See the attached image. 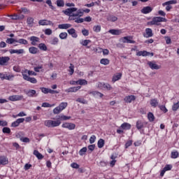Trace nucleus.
I'll list each match as a JSON object with an SVG mask.
<instances>
[{
    "label": "nucleus",
    "mask_w": 179,
    "mask_h": 179,
    "mask_svg": "<svg viewBox=\"0 0 179 179\" xmlns=\"http://www.w3.org/2000/svg\"><path fill=\"white\" fill-rule=\"evenodd\" d=\"M20 13H25V14H27V13H30V10L27 9V8H21V9L20 10Z\"/></svg>",
    "instance_id": "37998d69"
},
{
    "label": "nucleus",
    "mask_w": 179,
    "mask_h": 179,
    "mask_svg": "<svg viewBox=\"0 0 179 179\" xmlns=\"http://www.w3.org/2000/svg\"><path fill=\"white\" fill-rule=\"evenodd\" d=\"M59 107L61 108V110H65L66 107H68V103L66 102H62L59 105Z\"/></svg>",
    "instance_id": "4c0bfd02"
},
{
    "label": "nucleus",
    "mask_w": 179,
    "mask_h": 179,
    "mask_svg": "<svg viewBox=\"0 0 179 179\" xmlns=\"http://www.w3.org/2000/svg\"><path fill=\"white\" fill-rule=\"evenodd\" d=\"M84 11L82 9L78 10L76 13L73 14V16H76L77 17H82L83 16Z\"/></svg>",
    "instance_id": "bb28decb"
},
{
    "label": "nucleus",
    "mask_w": 179,
    "mask_h": 179,
    "mask_svg": "<svg viewBox=\"0 0 179 179\" xmlns=\"http://www.w3.org/2000/svg\"><path fill=\"white\" fill-rule=\"evenodd\" d=\"M122 129H131V124L129 123L124 122L121 125Z\"/></svg>",
    "instance_id": "2f4dec72"
},
{
    "label": "nucleus",
    "mask_w": 179,
    "mask_h": 179,
    "mask_svg": "<svg viewBox=\"0 0 179 179\" xmlns=\"http://www.w3.org/2000/svg\"><path fill=\"white\" fill-rule=\"evenodd\" d=\"M24 80H27L28 82H30L31 83H37V79L34 78H31L29 76H24Z\"/></svg>",
    "instance_id": "4468645a"
},
{
    "label": "nucleus",
    "mask_w": 179,
    "mask_h": 179,
    "mask_svg": "<svg viewBox=\"0 0 179 179\" xmlns=\"http://www.w3.org/2000/svg\"><path fill=\"white\" fill-rule=\"evenodd\" d=\"M93 30L96 33H99L101 30V26H100V25H95V26H94Z\"/></svg>",
    "instance_id": "a19ab883"
},
{
    "label": "nucleus",
    "mask_w": 179,
    "mask_h": 179,
    "mask_svg": "<svg viewBox=\"0 0 179 179\" xmlns=\"http://www.w3.org/2000/svg\"><path fill=\"white\" fill-rule=\"evenodd\" d=\"M27 23L30 27H33V24H34V18L31 17H28L27 20Z\"/></svg>",
    "instance_id": "393cba45"
},
{
    "label": "nucleus",
    "mask_w": 179,
    "mask_h": 179,
    "mask_svg": "<svg viewBox=\"0 0 179 179\" xmlns=\"http://www.w3.org/2000/svg\"><path fill=\"white\" fill-rule=\"evenodd\" d=\"M61 111H62L61 110V108L59 106L56 107L54 110H53V113L55 114H59L61 113Z\"/></svg>",
    "instance_id": "603ef678"
},
{
    "label": "nucleus",
    "mask_w": 179,
    "mask_h": 179,
    "mask_svg": "<svg viewBox=\"0 0 179 179\" xmlns=\"http://www.w3.org/2000/svg\"><path fill=\"white\" fill-rule=\"evenodd\" d=\"M136 97L134 95H129L124 97V101L125 103H132V101H135Z\"/></svg>",
    "instance_id": "9d476101"
},
{
    "label": "nucleus",
    "mask_w": 179,
    "mask_h": 179,
    "mask_svg": "<svg viewBox=\"0 0 179 179\" xmlns=\"http://www.w3.org/2000/svg\"><path fill=\"white\" fill-rule=\"evenodd\" d=\"M67 37H68V34L66 32H62L59 34V38H61L62 40H65L66 39Z\"/></svg>",
    "instance_id": "58836bf2"
},
{
    "label": "nucleus",
    "mask_w": 179,
    "mask_h": 179,
    "mask_svg": "<svg viewBox=\"0 0 179 179\" xmlns=\"http://www.w3.org/2000/svg\"><path fill=\"white\" fill-rule=\"evenodd\" d=\"M29 51L31 54H37V52H38V48L36 47H31L29 48Z\"/></svg>",
    "instance_id": "c85d7f7f"
},
{
    "label": "nucleus",
    "mask_w": 179,
    "mask_h": 179,
    "mask_svg": "<svg viewBox=\"0 0 179 179\" xmlns=\"http://www.w3.org/2000/svg\"><path fill=\"white\" fill-rule=\"evenodd\" d=\"M106 19L108 22H117L118 20V17L113 15H108Z\"/></svg>",
    "instance_id": "4be33fe9"
},
{
    "label": "nucleus",
    "mask_w": 179,
    "mask_h": 179,
    "mask_svg": "<svg viewBox=\"0 0 179 179\" xmlns=\"http://www.w3.org/2000/svg\"><path fill=\"white\" fill-rule=\"evenodd\" d=\"M17 43H19V44H24V45H27L29 44V42H27V40L20 38L17 41Z\"/></svg>",
    "instance_id": "f704fd0d"
},
{
    "label": "nucleus",
    "mask_w": 179,
    "mask_h": 179,
    "mask_svg": "<svg viewBox=\"0 0 179 179\" xmlns=\"http://www.w3.org/2000/svg\"><path fill=\"white\" fill-rule=\"evenodd\" d=\"M69 34H70V36H71V37H73V38H76L78 37V34H76V30H75V29L71 28L69 30H67Z\"/></svg>",
    "instance_id": "dca6fc26"
},
{
    "label": "nucleus",
    "mask_w": 179,
    "mask_h": 179,
    "mask_svg": "<svg viewBox=\"0 0 179 179\" xmlns=\"http://www.w3.org/2000/svg\"><path fill=\"white\" fill-rule=\"evenodd\" d=\"M59 29H70V27H72V24H62L58 25Z\"/></svg>",
    "instance_id": "a878e982"
},
{
    "label": "nucleus",
    "mask_w": 179,
    "mask_h": 179,
    "mask_svg": "<svg viewBox=\"0 0 179 179\" xmlns=\"http://www.w3.org/2000/svg\"><path fill=\"white\" fill-rule=\"evenodd\" d=\"M9 163V161L8 160V157L6 156H0V164L2 166H6Z\"/></svg>",
    "instance_id": "f8f14e48"
},
{
    "label": "nucleus",
    "mask_w": 179,
    "mask_h": 179,
    "mask_svg": "<svg viewBox=\"0 0 179 179\" xmlns=\"http://www.w3.org/2000/svg\"><path fill=\"white\" fill-rule=\"evenodd\" d=\"M20 141H22V142H24V143H29V142H30V138L27 137L21 138Z\"/></svg>",
    "instance_id": "13d9d810"
},
{
    "label": "nucleus",
    "mask_w": 179,
    "mask_h": 179,
    "mask_svg": "<svg viewBox=\"0 0 179 179\" xmlns=\"http://www.w3.org/2000/svg\"><path fill=\"white\" fill-rule=\"evenodd\" d=\"M179 108V101L176 103H174L172 106L173 111H177V109Z\"/></svg>",
    "instance_id": "3c124183"
},
{
    "label": "nucleus",
    "mask_w": 179,
    "mask_h": 179,
    "mask_svg": "<svg viewBox=\"0 0 179 179\" xmlns=\"http://www.w3.org/2000/svg\"><path fill=\"white\" fill-rule=\"evenodd\" d=\"M167 20L166 18L162 17H155L152 18V20L148 22V24H150V26H159L160 22H166Z\"/></svg>",
    "instance_id": "f03ea898"
},
{
    "label": "nucleus",
    "mask_w": 179,
    "mask_h": 179,
    "mask_svg": "<svg viewBox=\"0 0 179 179\" xmlns=\"http://www.w3.org/2000/svg\"><path fill=\"white\" fill-rule=\"evenodd\" d=\"M80 87V86L70 87L68 90H66V92H67V93H75L78 92V90H79Z\"/></svg>",
    "instance_id": "a211bd4d"
},
{
    "label": "nucleus",
    "mask_w": 179,
    "mask_h": 179,
    "mask_svg": "<svg viewBox=\"0 0 179 179\" xmlns=\"http://www.w3.org/2000/svg\"><path fill=\"white\" fill-rule=\"evenodd\" d=\"M15 78V75L10 73V74H4V79L6 80H12V79Z\"/></svg>",
    "instance_id": "c756f323"
},
{
    "label": "nucleus",
    "mask_w": 179,
    "mask_h": 179,
    "mask_svg": "<svg viewBox=\"0 0 179 179\" xmlns=\"http://www.w3.org/2000/svg\"><path fill=\"white\" fill-rule=\"evenodd\" d=\"M73 68H75V66H73V64H71L69 66L70 75H73V72H75V70H73Z\"/></svg>",
    "instance_id": "4d7b16f0"
},
{
    "label": "nucleus",
    "mask_w": 179,
    "mask_h": 179,
    "mask_svg": "<svg viewBox=\"0 0 179 179\" xmlns=\"http://www.w3.org/2000/svg\"><path fill=\"white\" fill-rule=\"evenodd\" d=\"M148 118L150 122H153V121H155V115H153L152 112H149L148 114Z\"/></svg>",
    "instance_id": "473e14b6"
},
{
    "label": "nucleus",
    "mask_w": 179,
    "mask_h": 179,
    "mask_svg": "<svg viewBox=\"0 0 179 179\" xmlns=\"http://www.w3.org/2000/svg\"><path fill=\"white\" fill-rule=\"evenodd\" d=\"M42 93H44L45 94H47L50 92V88H45V87H41L40 88Z\"/></svg>",
    "instance_id": "8fccbe9b"
},
{
    "label": "nucleus",
    "mask_w": 179,
    "mask_h": 179,
    "mask_svg": "<svg viewBox=\"0 0 179 179\" xmlns=\"http://www.w3.org/2000/svg\"><path fill=\"white\" fill-rule=\"evenodd\" d=\"M137 55L138 57H148L150 55V52H147L146 50L139 51L137 52Z\"/></svg>",
    "instance_id": "aec40b11"
},
{
    "label": "nucleus",
    "mask_w": 179,
    "mask_h": 179,
    "mask_svg": "<svg viewBox=\"0 0 179 179\" xmlns=\"http://www.w3.org/2000/svg\"><path fill=\"white\" fill-rule=\"evenodd\" d=\"M44 125L48 127V128H52V120H45L44 122Z\"/></svg>",
    "instance_id": "49530a36"
},
{
    "label": "nucleus",
    "mask_w": 179,
    "mask_h": 179,
    "mask_svg": "<svg viewBox=\"0 0 179 179\" xmlns=\"http://www.w3.org/2000/svg\"><path fill=\"white\" fill-rule=\"evenodd\" d=\"M148 65L152 70L153 69L157 70V69H160V68H162V66L157 65V64H156V62H148Z\"/></svg>",
    "instance_id": "20e7f679"
},
{
    "label": "nucleus",
    "mask_w": 179,
    "mask_h": 179,
    "mask_svg": "<svg viewBox=\"0 0 179 179\" xmlns=\"http://www.w3.org/2000/svg\"><path fill=\"white\" fill-rule=\"evenodd\" d=\"M159 108H160L162 111H164V113H167L168 111L165 106H159Z\"/></svg>",
    "instance_id": "0e129e2a"
},
{
    "label": "nucleus",
    "mask_w": 179,
    "mask_h": 179,
    "mask_svg": "<svg viewBox=\"0 0 179 179\" xmlns=\"http://www.w3.org/2000/svg\"><path fill=\"white\" fill-rule=\"evenodd\" d=\"M2 131L3 134H10V129L9 127H3Z\"/></svg>",
    "instance_id": "5fc2aeb1"
},
{
    "label": "nucleus",
    "mask_w": 179,
    "mask_h": 179,
    "mask_svg": "<svg viewBox=\"0 0 179 179\" xmlns=\"http://www.w3.org/2000/svg\"><path fill=\"white\" fill-rule=\"evenodd\" d=\"M57 6L63 7L64 6V3L62 0H57Z\"/></svg>",
    "instance_id": "680f3d73"
},
{
    "label": "nucleus",
    "mask_w": 179,
    "mask_h": 179,
    "mask_svg": "<svg viewBox=\"0 0 179 179\" xmlns=\"http://www.w3.org/2000/svg\"><path fill=\"white\" fill-rule=\"evenodd\" d=\"M76 101L81 103L82 104H86V101L84 99L78 98L76 99Z\"/></svg>",
    "instance_id": "69168bd1"
},
{
    "label": "nucleus",
    "mask_w": 179,
    "mask_h": 179,
    "mask_svg": "<svg viewBox=\"0 0 179 179\" xmlns=\"http://www.w3.org/2000/svg\"><path fill=\"white\" fill-rule=\"evenodd\" d=\"M76 11H78V8H70L63 10L62 13H64V15H66V16H69V19L70 20H76V18L75 17H78L73 15H75L73 12H76Z\"/></svg>",
    "instance_id": "f257e3e1"
},
{
    "label": "nucleus",
    "mask_w": 179,
    "mask_h": 179,
    "mask_svg": "<svg viewBox=\"0 0 179 179\" xmlns=\"http://www.w3.org/2000/svg\"><path fill=\"white\" fill-rule=\"evenodd\" d=\"M34 156H36L37 157V159H38V160H41L43 159H44V156L43 155H41V153H40L38 152V150H34Z\"/></svg>",
    "instance_id": "b1692460"
},
{
    "label": "nucleus",
    "mask_w": 179,
    "mask_h": 179,
    "mask_svg": "<svg viewBox=\"0 0 179 179\" xmlns=\"http://www.w3.org/2000/svg\"><path fill=\"white\" fill-rule=\"evenodd\" d=\"M152 7L146 6V7H143V9H141V13L146 15L148 13H150V12H152Z\"/></svg>",
    "instance_id": "ddd939ff"
},
{
    "label": "nucleus",
    "mask_w": 179,
    "mask_h": 179,
    "mask_svg": "<svg viewBox=\"0 0 179 179\" xmlns=\"http://www.w3.org/2000/svg\"><path fill=\"white\" fill-rule=\"evenodd\" d=\"M85 20L83 18H76L75 20L76 23H83Z\"/></svg>",
    "instance_id": "338daca9"
},
{
    "label": "nucleus",
    "mask_w": 179,
    "mask_h": 179,
    "mask_svg": "<svg viewBox=\"0 0 179 179\" xmlns=\"http://www.w3.org/2000/svg\"><path fill=\"white\" fill-rule=\"evenodd\" d=\"M38 23L41 26H48V24H52V22L47 20H39Z\"/></svg>",
    "instance_id": "6ab92c4d"
},
{
    "label": "nucleus",
    "mask_w": 179,
    "mask_h": 179,
    "mask_svg": "<svg viewBox=\"0 0 179 179\" xmlns=\"http://www.w3.org/2000/svg\"><path fill=\"white\" fill-rule=\"evenodd\" d=\"M109 33L113 34V36H120L122 33V31L121 29H110L109 30Z\"/></svg>",
    "instance_id": "f3484780"
},
{
    "label": "nucleus",
    "mask_w": 179,
    "mask_h": 179,
    "mask_svg": "<svg viewBox=\"0 0 179 179\" xmlns=\"http://www.w3.org/2000/svg\"><path fill=\"white\" fill-rule=\"evenodd\" d=\"M61 111H62L61 110V108L59 106L56 107L54 110H53V113L55 114H59L61 113Z\"/></svg>",
    "instance_id": "864d4df0"
},
{
    "label": "nucleus",
    "mask_w": 179,
    "mask_h": 179,
    "mask_svg": "<svg viewBox=\"0 0 179 179\" xmlns=\"http://www.w3.org/2000/svg\"><path fill=\"white\" fill-rule=\"evenodd\" d=\"M45 34H46L47 36H51V34H52V30H51L50 29H46L45 30Z\"/></svg>",
    "instance_id": "052dcab7"
},
{
    "label": "nucleus",
    "mask_w": 179,
    "mask_h": 179,
    "mask_svg": "<svg viewBox=\"0 0 179 179\" xmlns=\"http://www.w3.org/2000/svg\"><path fill=\"white\" fill-rule=\"evenodd\" d=\"M37 92H36V90H29L28 91H25V94H27V96H28V97H35L37 96Z\"/></svg>",
    "instance_id": "9b49d317"
},
{
    "label": "nucleus",
    "mask_w": 179,
    "mask_h": 179,
    "mask_svg": "<svg viewBox=\"0 0 179 179\" xmlns=\"http://www.w3.org/2000/svg\"><path fill=\"white\" fill-rule=\"evenodd\" d=\"M0 127H8V122L5 120H0Z\"/></svg>",
    "instance_id": "bf43d9fd"
},
{
    "label": "nucleus",
    "mask_w": 179,
    "mask_h": 179,
    "mask_svg": "<svg viewBox=\"0 0 179 179\" xmlns=\"http://www.w3.org/2000/svg\"><path fill=\"white\" fill-rule=\"evenodd\" d=\"M95 141H96V136L92 135L90 138V143L91 144L94 143Z\"/></svg>",
    "instance_id": "e2e57ef3"
},
{
    "label": "nucleus",
    "mask_w": 179,
    "mask_h": 179,
    "mask_svg": "<svg viewBox=\"0 0 179 179\" xmlns=\"http://www.w3.org/2000/svg\"><path fill=\"white\" fill-rule=\"evenodd\" d=\"M9 51H10V54H17L18 55H20V54H24V49H20V50L11 49Z\"/></svg>",
    "instance_id": "2eb2a0df"
},
{
    "label": "nucleus",
    "mask_w": 179,
    "mask_h": 179,
    "mask_svg": "<svg viewBox=\"0 0 179 179\" xmlns=\"http://www.w3.org/2000/svg\"><path fill=\"white\" fill-rule=\"evenodd\" d=\"M179 153L177 151H174L171 152V157L172 159H177L178 157Z\"/></svg>",
    "instance_id": "09e8293b"
},
{
    "label": "nucleus",
    "mask_w": 179,
    "mask_h": 179,
    "mask_svg": "<svg viewBox=\"0 0 179 179\" xmlns=\"http://www.w3.org/2000/svg\"><path fill=\"white\" fill-rule=\"evenodd\" d=\"M77 83L78 85H80L81 86L83 85H87V82L86 81V80H78L77 81Z\"/></svg>",
    "instance_id": "de8ad7c7"
},
{
    "label": "nucleus",
    "mask_w": 179,
    "mask_h": 179,
    "mask_svg": "<svg viewBox=\"0 0 179 179\" xmlns=\"http://www.w3.org/2000/svg\"><path fill=\"white\" fill-rule=\"evenodd\" d=\"M100 62L102 65H108L110 60L108 59H101Z\"/></svg>",
    "instance_id": "ea45409f"
},
{
    "label": "nucleus",
    "mask_w": 179,
    "mask_h": 179,
    "mask_svg": "<svg viewBox=\"0 0 179 179\" xmlns=\"http://www.w3.org/2000/svg\"><path fill=\"white\" fill-rule=\"evenodd\" d=\"M29 40L31 41V45H37V43H40V38L37 36H31Z\"/></svg>",
    "instance_id": "6e6552de"
},
{
    "label": "nucleus",
    "mask_w": 179,
    "mask_h": 179,
    "mask_svg": "<svg viewBox=\"0 0 179 179\" xmlns=\"http://www.w3.org/2000/svg\"><path fill=\"white\" fill-rule=\"evenodd\" d=\"M10 60V57H0V65H6L7 62H9V61Z\"/></svg>",
    "instance_id": "1a4fd4ad"
},
{
    "label": "nucleus",
    "mask_w": 179,
    "mask_h": 179,
    "mask_svg": "<svg viewBox=\"0 0 179 179\" xmlns=\"http://www.w3.org/2000/svg\"><path fill=\"white\" fill-rule=\"evenodd\" d=\"M122 76V73H117L115 76H113L112 78V82L115 83L117 82V80H120L121 79V77Z\"/></svg>",
    "instance_id": "5701e85b"
},
{
    "label": "nucleus",
    "mask_w": 179,
    "mask_h": 179,
    "mask_svg": "<svg viewBox=\"0 0 179 179\" xmlns=\"http://www.w3.org/2000/svg\"><path fill=\"white\" fill-rule=\"evenodd\" d=\"M38 48L42 51H47V45L45 43H40L38 45Z\"/></svg>",
    "instance_id": "e433bc0d"
},
{
    "label": "nucleus",
    "mask_w": 179,
    "mask_h": 179,
    "mask_svg": "<svg viewBox=\"0 0 179 179\" xmlns=\"http://www.w3.org/2000/svg\"><path fill=\"white\" fill-rule=\"evenodd\" d=\"M90 94H92L93 96H96V97H103L104 95L101 92H99L97 91H93L90 92Z\"/></svg>",
    "instance_id": "cd10ccee"
},
{
    "label": "nucleus",
    "mask_w": 179,
    "mask_h": 179,
    "mask_svg": "<svg viewBox=\"0 0 179 179\" xmlns=\"http://www.w3.org/2000/svg\"><path fill=\"white\" fill-rule=\"evenodd\" d=\"M71 167H72V169H79V164L74 162L71 164Z\"/></svg>",
    "instance_id": "774afa93"
},
{
    "label": "nucleus",
    "mask_w": 179,
    "mask_h": 179,
    "mask_svg": "<svg viewBox=\"0 0 179 179\" xmlns=\"http://www.w3.org/2000/svg\"><path fill=\"white\" fill-rule=\"evenodd\" d=\"M150 104L151 107L156 108L157 107V106H159V101H157V99H150Z\"/></svg>",
    "instance_id": "412c9836"
},
{
    "label": "nucleus",
    "mask_w": 179,
    "mask_h": 179,
    "mask_svg": "<svg viewBox=\"0 0 179 179\" xmlns=\"http://www.w3.org/2000/svg\"><path fill=\"white\" fill-rule=\"evenodd\" d=\"M22 122H24V118H19L11 124V127H19V125H20V124H22Z\"/></svg>",
    "instance_id": "0eeeda50"
},
{
    "label": "nucleus",
    "mask_w": 179,
    "mask_h": 179,
    "mask_svg": "<svg viewBox=\"0 0 179 179\" xmlns=\"http://www.w3.org/2000/svg\"><path fill=\"white\" fill-rule=\"evenodd\" d=\"M62 128H67V129H70V130L75 129V128H76V125L75 124L68 123V122L64 123L62 125Z\"/></svg>",
    "instance_id": "39448f33"
},
{
    "label": "nucleus",
    "mask_w": 179,
    "mask_h": 179,
    "mask_svg": "<svg viewBox=\"0 0 179 179\" xmlns=\"http://www.w3.org/2000/svg\"><path fill=\"white\" fill-rule=\"evenodd\" d=\"M61 125V121L60 120H52V128H54L55 127H59Z\"/></svg>",
    "instance_id": "7c9ffc66"
},
{
    "label": "nucleus",
    "mask_w": 179,
    "mask_h": 179,
    "mask_svg": "<svg viewBox=\"0 0 179 179\" xmlns=\"http://www.w3.org/2000/svg\"><path fill=\"white\" fill-rule=\"evenodd\" d=\"M59 118L62 120V121H68V120H71V116H65V115H61L59 116Z\"/></svg>",
    "instance_id": "c03bdc74"
},
{
    "label": "nucleus",
    "mask_w": 179,
    "mask_h": 179,
    "mask_svg": "<svg viewBox=\"0 0 179 179\" xmlns=\"http://www.w3.org/2000/svg\"><path fill=\"white\" fill-rule=\"evenodd\" d=\"M136 128L137 129H142V128H143V122L141 120L137 121Z\"/></svg>",
    "instance_id": "72a5a7b5"
},
{
    "label": "nucleus",
    "mask_w": 179,
    "mask_h": 179,
    "mask_svg": "<svg viewBox=\"0 0 179 179\" xmlns=\"http://www.w3.org/2000/svg\"><path fill=\"white\" fill-rule=\"evenodd\" d=\"M104 140H103V138H100L99 141H98V148L99 149H101V148H103V146H104Z\"/></svg>",
    "instance_id": "c9c22d12"
},
{
    "label": "nucleus",
    "mask_w": 179,
    "mask_h": 179,
    "mask_svg": "<svg viewBox=\"0 0 179 179\" xmlns=\"http://www.w3.org/2000/svg\"><path fill=\"white\" fill-rule=\"evenodd\" d=\"M143 37L145 38H149L150 37H153V31L150 28L145 29V33L143 34Z\"/></svg>",
    "instance_id": "7ed1b4c3"
},
{
    "label": "nucleus",
    "mask_w": 179,
    "mask_h": 179,
    "mask_svg": "<svg viewBox=\"0 0 179 179\" xmlns=\"http://www.w3.org/2000/svg\"><path fill=\"white\" fill-rule=\"evenodd\" d=\"M86 152H87V148H86V147L83 148L79 151V155H80V156H83V155H85V153H86Z\"/></svg>",
    "instance_id": "a18cd8bd"
},
{
    "label": "nucleus",
    "mask_w": 179,
    "mask_h": 179,
    "mask_svg": "<svg viewBox=\"0 0 179 179\" xmlns=\"http://www.w3.org/2000/svg\"><path fill=\"white\" fill-rule=\"evenodd\" d=\"M10 101H19L23 100V95H13L9 96Z\"/></svg>",
    "instance_id": "423d86ee"
},
{
    "label": "nucleus",
    "mask_w": 179,
    "mask_h": 179,
    "mask_svg": "<svg viewBox=\"0 0 179 179\" xmlns=\"http://www.w3.org/2000/svg\"><path fill=\"white\" fill-rule=\"evenodd\" d=\"M17 40H15V38H7V40L6 41V43H7L8 44H13V43H17Z\"/></svg>",
    "instance_id": "79ce46f5"
},
{
    "label": "nucleus",
    "mask_w": 179,
    "mask_h": 179,
    "mask_svg": "<svg viewBox=\"0 0 179 179\" xmlns=\"http://www.w3.org/2000/svg\"><path fill=\"white\" fill-rule=\"evenodd\" d=\"M103 89H106V90H111L113 89V87H111V85L110 84L104 83Z\"/></svg>",
    "instance_id": "6e6d98bb"
}]
</instances>
